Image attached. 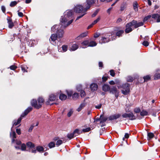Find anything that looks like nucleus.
<instances>
[{"instance_id":"obj_21","label":"nucleus","mask_w":160,"mask_h":160,"mask_svg":"<svg viewBox=\"0 0 160 160\" xmlns=\"http://www.w3.org/2000/svg\"><path fill=\"white\" fill-rule=\"evenodd\" d=\"M154 136V134L151 132H149L147 134V140L148 141L151 140Z\"/></svg>"},{"instance_id":"obj_13","label":"nucleus","mask_w":160,"mask_h":160,"mask_svg":"<svg viewBox=\"0 0 160 160\" xmlns=\"http://www.w3.org/2000/svg\"><path fill=\"white\" fill-rule=\"evenodd\" d=\"M8 23V27L10 28H12L14 26V24L11 18L9 16H8L7 18Z\"/></svg>"},{"instance_id":"obj_32","label":"nucleus","mask_w":160,"mask_h":160,"mask_svg":"<svg viewBox=\"0 0 160 160\" xmlns=\"http://www.w3.org/2000/svg\"><path fill=\"white\" fill-rule=\"evenodd\" d=\"M130 88L125 89V90H122V93L124 95H127L130 92Z\"/></svg>"},{"instance_id":"obj_16","label":"nucleus","mask_w":160,"mask_h":160,"mask_svg":"<svg viewBox=\"0 0 160 160\" xmlns=\"http://www.w3.org/2000/svg\"><path fill=\"white\" fill-rule=\"evenodd\" d=\"M98 85L95 83H92L90 86V88L92 92H94L96 91L98 89Z\"/></svg>"},{"instance_id":"obj_38","label":"nucleus","mask_w":160,"mask_h":160,"mask_svg":"<svg viewBox=\"0 0 160 160\" xmlns=\"http://www.w3.org/2000/svg\"><path fill=\"white\" fill-rule=\"evenodd\" d=\"M140 115L142 116H147L148 115V112L146 111L143 110L142 111H141Z\"/></svg>"},{"instance_id":"obj_27","label":"nucleus","mask_w":160,"mask_h":160,"mask_svg":"<svg viewBox=\"0 0 160 160\" xmlns=\"http://www.w3.org/2000/svg\"><path fill=\"white\" fill-rule=\"evenodd\" d=\"M67 98L66 95L64 94H60L59 96V98L62 101L65 100Z\"/></svg>"},{"instance_id":"obj_36","label":"nucleus","mask_w":160,"mask_h":160,"mask_svg":"<svg viewBox=\"0 0 160 160\" xmlns=\"http://www.w3.org/2000/svg\"><path fill=\"white\" fill-rule=\"evenodd\" d=\"M77 89L78 91H80V90L78 89V88ZM80 95L81 97H84L85 96L86 93L85 91L84 90H81L80 91Z\"/></svg>"},{"instance_id":"obj_41","label":"nucleus","mask_w":160,"mask_h":160,"mask_svg":"<svg viewBox=\"0 0 160 160\" xmlns=\"http://www.w3.org/2000/svg\"><path fill=\"white\" fill-rule=\"evenodd\" d=\"M22 120V118H19L17 120V121L15 122L14 123L13 125V126H14V125L16 126L19 124L21 122Z\"/></svg>"},{"instance_id":"obj_23","label":"nucleus","mask_w":160,"mask_h":160,"mask_svg":"<svg viewBox=\"0 0 160 160\" xmlns=\"http://www.w3.org/2000/svg\"><path fill=\"white\" fill-rule=\"evenodd\" d=\"M74 136L76 137L79 134H80L82 133V131L80 132L78 129H75L72 132Z\"/></svg>"},{"instance_id":"obj_17","label":"nucleus","mask_w":160,"mask_h":160,"mask_svg":"<svg viewBox=\"0 0 160 160\" xmlns=\"http://www.w3.org/2000/svg\"><path fill=\"white\" fill-rule=\"evenodd\" d=\"M102 90L104 92L109 91L110 88V86L106 84H104L102 86Z\"/></svg>"},{"instance_id":"obj_2","label":"nucleus","mask_w":160,"mask_h":160,"mask_svg":"<svg viewBox=\"0 0 160 160\" xmlns=\"http://www.w3.org/2000/svg\"><path fill=\"white\" fill-rule=\"evenodd\" d=\"M17 37L18 39H19V41L22 46V48L24 47V48H25V44L26 42H28V38L26 36V35L23 34L21 35L20 33H18V34Z\"/></svg>"},{"instance_id":"obj_7","label":"nucleus","mask_w":160,"mask_h":160,"mask_svg":"<svg viewBox=\"0 0 160 160\" xmlns=\"http://www.w3.org/2000/svg\"><path fill=\"white\" fill-rule=\"evenodd\" d=\"M109 92L115 94L116 98L118 97L119 92L116 86H113L111 88H110Z\"/></svg>"},{"instance_id":"obj_55","label":"nucleus","mask_w":160,"mask_h":160,"mask_svg":"<svg viewBox=\"0 0 160 160\" xmlns=\"http://www.w3.org/2000/svg\"><path fill=\"white\" fill-rule=\"evenodd\" d=\"M91 130V128L89 127H88L86 128H83V129H82V132H88L90 131Z\"/></svg>"},{"instance_id":"obj_59","label":"nucleus","mask_w":160,"mask_h":160,"mask_svg":"<svg viewBox=\"0 0 160 160\" xmlns=\"http://www.w3.org/2000/svg\"><path fill=\"white\" fill-rule=\"evenodd\" d=\"M17 67L15 65H12L9 68L11 70H14L15 69H17Z\"/></svg>"},{"instance_id":"obj_35","label":"nucleus","mask_w":160,"mask_h":160,"mask_svg":"<svg viewBox=\"0 0 160 160\" xmlns=\"http://www.w3.org/2000/svg\"><path fill=\"white\" fill-rule=\"evenodd\" d=\"M79 97V94L77 92H75L73 93L72 95V98L74 100H76Z\"/></svg>"},{"instance_id":"obj_49","label":"nucleus","mask_w":160,"mask_h":160,"mask_svg":"<svg viewBox=\"0 0 160 160\" xmlns=\"http://www.w3.org/2000/svg\"><path fill=\"white\" fill-rule=\"evenodd\" d=\"M55 143L53 142H51L48 144V147L50 148H52L55 147Z\"/></svg>"},{"instance_id":"obj_14","label":"nucleus","mask_w":160,"mask_h":160,"mask_svg":"<svg viewBox=\"0 0 160 160\" xmlns=\"http://www.w3.org/2000/svg\"><path fill=\"white\" fill-rule=\"evenodd\" d=\"M44 150V148L42 146H39L36 147V149L34 150L32 149L31 151V152L33 153H36L37 151L38 152H43Z\"/></svg>"},{"instance_id":"obj_46","label":"nucleus","mask_w":160,"mask_h":160,"mask_svg":"<svg viewBox=\"0 0 160 160\" xmlns=\"http://www.w3.org/2000/svg\"><path fill=\"white\" fill-rule=\"evenodd\" d=\"M87 33L85 32L81 34L78 37H77V39H79L80 38H83L87 36Z\"/></svg>"},{"instance_id":"obj_48","label":"nucleus","mask_w":160,"mask_h":160,"mask_svg":"<svg viewBox=\"0 0 160 160\" xmlns=\"http://www.w3.org/2000/svg\"><path fill=\"white\" fill-rule=\"evenodd\" d=\"M26 145L25 143H23L21 144V149L22 151H26Z\"/></svg>"},{"instance_id":"obj_1","label":"nucleus","mask_w":160,"mask_h":160,"mask_svg":"<svg viewBox=\"0 0 160 160\" xmlns=\"http://www.w3.org/2000/svg\"><path fill=\"white\" fill-rule=\"evenodd\" d=\"M85 8H84L83 6L80 5H76L74 8V11L77 13H82V14L77 18L76 21L78 20L86 14L87 11H85Z\"/></svg>"},{"instance_id":"obj_3","label":"nucleus","mask_w":160,"mask_h":160,"mask_svg":"<svg viewBox=\"0 0 160 160\" xmlns=\"http://www.w3.org/2000/svg\"><path fill=\"white\" fill-rule=\"evenodd\" d=\"M58 96L54 94H52L49 95V98L48 100L46 102V103L47 105H52L54 104V103H51V102H52L55 101L58 98Z\"/></svg>"},{"instance_id":"obj_52","label":"nucleus","mask_w":160,"mask_h":160,"mask_svg":"<svg viewBox=\"0 0 160 160\" xmlns=\"http://www.w3.org/2000/svg\"><path fill=\"white\" fill-rule=\"evenodd\" d=\"M134 112L136 113H140L141 110L139 108H136L134 109Z\"/></svg>"},{"instance_id":"obj_11","label":"nucleus","mask_w":160,"mask_h":160,"mask_svg":"<svg viewBox=\"0 0 160 160\" xmlns=\"http://www.w3.org/2000/svg\"><path fill=\"white\" fill-rule=\"evenodd\" d=\"M108 118L107 117H104L103 114L100 115V123L101 124V127H102L105 125V124L104 123L108 119Z\"/></svg>"},{"instance_id":"obj_50","label":"nucleus","mask_w":160,"mask_h":160,"mask_svg":"<svg viewBox=\"0 0 160 160\" xmlns=\"http://www.w3.org/2000/svg\"><path fill=\"white\" fill-rule=\"evenodd\" d=\"M62 48L64 52H65L68 50V47L67 45H63L62 46Z\"/></svg>"},{"instance_id":"obj_63","label":"nucleus","mask_w":160,"mask_h":160,"mask_svg":"<svg viewBox=\"0 0 160 160\" xmlns=\"http://www.w3.org/2000/svg\"><path fill=\"white\" fill-rule=\"evenodd\" d=\"M100 20V18H98L96 20H94L92 23L93 24V25H94L96 23H97Z\"/></svg>"},{"instance_id":"obj_20","label":"nucleus","mask_w":160,"mask_h":160,"mask_svg":"<svg viewBox=\"0 0 160 160\" xmlns=\"http://www.w3.org/2000/svg\"><path fill=\"white\" fill-rule=\"evenodd\" d=\"M58 38L57 36L56 35V34H53L51 36L49 40L50 42H51V41L54 42L56 40H57Z\"/></svg>"},{"instance_id":"obj_31","label":"nucleus","mask_w":160,"mask_h":160,"mask_svg":"<svg viewBox=\"0 0 160 160\" xmlns=\"http://www.w3.org/2000/svg\"><path fill=\"white\" fill-rule=\"evenodd\" d=\"M130 84L126 82L122 85V88L124 89H128V88H130Z\"/></svg>"},{"instance_id":"obj_18","label":"nucleus","mask_w":160,"mask_h":160,"mask_svg":"<svg viewBox=\"0 0 160 160\" xmlns=\"http://www.w3.org/2000/svg\"><path fill=\"white\" fill-rule=\"evenodd\" d=\"M16 35V34H13V35L8 34L7 37V40L8 41H13L15 39V35Z\"/></svg>"},{"instance_id":"obj_62","label":"nucleus","mask_w":160,"mask_h":160,"mask_svg":"<svg viewBox=\"0 0 160 160\" xmlns=\"http://www.w3.org/2000/svg\"><path fill=\"white\" fill-rule=\"evenodd\" d=\"M57 26V25H54V26H53L51 28V30H52V31L53 32H54L56 31V27Z\"/></svg>"},{"instance_id":"obj_39","label":"nucleus","mask_w":160,"mask_h":160,"mask_svg":"<svg viewBox=\"0 0 160 160\" xmlns=\"http://www.w3.org/2000/svg\"><path fill=\"white\" fill-rule=\"evenodd\" d=\"M33 41L34 42L35 41L31 40L28 42V44L29 47H31L34 46L35 44Z\"/></svg>"},{"instance_id":"obj_24","label":"nucleus","mask_w":160,"mask_h":160,"mask_svg":"<svg viewBox=\"0 0 160 160\" xmlns=\"http://www.w3.org/2000/svg\"><path fill=\"white\" fill-rule=\"evenodd\" d=\"M26 145L30 148H32L35 147V144L31 142H27Z\"/></svg>"},{"instance_id":"obj_10","label":"nucleus","mask_w":160,"mask_h":160,"mask_svg":"<svg viewBox=\"0 0 160 160\" xmlns=\"http://www.w3.org/2000/svg\"><path fill=\"white\" fill-rule=\"evenodd\" d=\"M121 116V114L118 113L117 114H114L110 116L108 118V119L110 121H112L114 120H116L120 117Z\"/></svg>"},{"instance_id":"obj_58","label":"nucleus","mask_w":160,"mask_h":160,"mask_svg":"<svg viewBox=\"0 0 160 160\" xmlns=\"http://www.w3.org/2000/svg\"><path fill=\"white\" fill-rule=\"evenodd\" d=\"M109 72H110V75L112 77H114L115 75V73L114 72V71L112 69L110 70Z\"/></svg>"},{"instance_id":"obj_33","label":"nucleus","mask_w":160,"mask_h":160,"mask_svg":"<svg viewBox=\"0 0 160 160\" xmlns=\"http://www.w3.org/2000/svg\"><path fill=\"white\" fill-rule=\"evenodd\" d=\"M32 109V108L31 107H29L28 108L26 109L24 111V114L27 115L30 111H31Z\"/></svg>"},{"instance_id":"obj_15","label":"nucleus","mask_w":160,"mask_h":160,"mask_svg":"<svg viewBox=\"0 0 160 160\" xmlns=\"http://www.w3.org/2000/svg\"><path fill=\"white\" fill-rule=\"evenodd\" d=\"M132 22H133V23L134 24L133 26H134V27L135 28L143 25V23L142 22H140L138 23L136 21L134 20H132Z\"/></svg>"},{"instance_id":"obj_56","label":"nucleus","mask_w":160,"mask_h":160,"mask_svg":"<svg viewBox=\"0 0 160 160\" xmlns=\"http://www.w3.org/2000/svg\"><path fill=\"white\" fill-rule=\"evenodd\" d=\"M142 45L145 47H147L149 45V42L146 41H144L142 43Z\"/></svg>"},{"instance_id":"obj_64","label":"nucleus","mask_w":160,"mask_h":160,"mask_svg":"<svg viewBox=\"0 0 160 160\" xmlns=\"http://www.w3.org/2000/svg\"><path fill=\"white\" fill-rule=\"evenodd\" d=\"M16 132L19 135L21 134V129L19 128L16 129Z\"/></svg>"},{"instance_id":"obj_9","label":"nucleus","mask_w":160,"mask_h":160,"mask_svg":"<svg viewBox=\"0 0 160 160\" xmlns=\"http://www.w3.org/2000/svg\"><path fill=\"white\" fill-rule=\"evenodd\" d=\"M111 35H106L105 37H103L102 38L101 40V44L107 42H108L110 41V37Z\"/></svg>"},{"instance_id":"obj_53","label":"nucleus","mask_w":160,"mask_h":160,"mask_svg":"<svg viewBox=\"0 0 160 160\" xmlns=\"http://www.w3.org/2000/svg\"><path fill=\"white\" fill-rule=\"evenodd\" d=\"M151 17V15H148L146 17H145L143 19V22H145L147 21L148 19H150Z\"/></svg>"},{"instance_id":"obj_60","label":"nucleus","mask_w":160,"mask_h":160,"mask_svg":"<svg viewBox=\"0 0 160 160\" xmlns=\"http://www.w3.org/2000/svg\"><path fill=\"white\" fill-rule=\"evenodd\" d=\"M158 15L159 14L157 13L154 14H152L151 17L152 18H153L155 19H157Z\"/></svg>"},{"instance_id":"obj_22","label":"nucleus","mask_w":160,"mask_h":160,"mask_svg":"<svg viewBox=\"0 0 160 160\" xmlns=\"http://www.w3.org/2000/svg\"><path fill=\"white\" fill-rule=\"evenodd\" d=\"M73 14L72 11L71 10H70L67 11L66 12V14H65L64 16L65 17H66V18H69L70 17H71L73 15Z\"/></svg>"},{"instance_id":"obj_44","label":"nucleus","mask_w":160,"mask_h":160,"mask_svg":"<svg viewBox=\"0 0 160 160\" xmlns=\"http://www.w3.org/2000/svg\"><path fill=\"white\" fill-rule=\"evenodd\" d=\"M154 80H157L160 78V73H156L154 75Z\"/></svg>"},{"instance_id":"obj_6","label":"nucleus","mask_w":160,"mask_h":160,"mask_svg":"<svg viewBox=\"0 0 160 160\" xmlns=\"http://www.w3.org/2000/svg\"><path fill=\"white\" fill-rule=\"evenodd\" d=\"M134 24L133 22H131L128 23H127L126 25V29L125 30V31L126 33H128L131 32L132 29L131 28V27L133 26Z\"/></svg>"},{"instance_id":"obj_8","label":"nucleus","mask_w":160,"mask_h":160,"mask_svg":"<svg viewBox=\"0 0 160 160\" xmlns=\"http://www.w3.org/2000/svg\"><path fill=\"white\" fill-rule=\"evenodd\" d=\"M38 102L37 100L36 99H33L31 101V104L34 108L38 109L41 108V106L40 105H38Z\"/></svg>"},{"instance_id":"obj_45","label":"nucleus","mask_w":160,"mask_h":160,"mask_svg":"<svg viewBox=\"0 0 160 160\" xmlns=\"http://www.w3.org/2000/svg\"><path fill=\"white\" fill-rule=\"evenodd\" d=\"M66 92H67V94L68 97H71V96H72L73 93V92L72 91H68L67 90L66 91Z\"/></svg>"},{"instance_id":"obj_28","label":"nucleus","mask_w":160,"mask_h":160,"mask_svg":"<svg viewBox=\"0 0 160 160\" xmlns=\"http://www.w3.org/2000/svg\"><path fill=\"white\" fill-rule=\"evenodd\" d=\"M138 4L137 2H135L133 3V9L135 12L138 11Z\"/></svg>"},{"instance_id":"obj_4","label":"nucleus","mask_w":160,"mask_h":160,"mask_svg":"<svg viewBox=\"0 0 160 160\" xmlns=\"http://www.w3.org/2000/svg\"><path fill=\"white\" fill-rule=\"evenodd\" d=\"M96 0H86V4L84 5L85 11H87L95 3Z\"/></svg>"},{"instance_id":"obj_19","label":"nucleus","mask_w":160,"mask_h":160,"mask_svg":"<svg viewBox=\"0 0 160 160\" xmlns=\"http://www.w3.org/2000/svg\"><path fill=\"white\" fill-rule=\"evenodd\" d=\"M37 101L38 102V105H40L41 108L43 103L45 101L44 99L42 97H39L38 98Z\"/></svg>"},{"instance_id":"obj_43","label":"nucleus","mask_w":160,"mask_h":160,"mask_svg":"<svg viewBox=\"0 0 160 160\" xmlns=\"http://www.w3.org/2000/svg\"><path fill=\"white\" fill-rule=\"evenodd\" d=\"M134 80V78L132 77L128 76L127 79V81L128 82H132Z\"/></svg>"},{"instance_id":"obj_51","label":"nucleus","mask_w":160,"mask_h":160,"mask_svg":"<svg viewBox=\"0 0 160 160\" xmlns=\"http://www.w3.org/2000/svg\"><path fill=\"white\" fill-rule=\"evenodd\" d=\"M81 44L82 45L88 46L89 44V41L88 40L84 41L81 43Z\"/></svg>"},{"instance_id":"obj_5","label":"nucleus","mask_w":160,"mask_h":160,"mask_svg":"<svg viewBox=\"0 0 160 160\" xmlns=\"http://www.w3.org/2000/svg\"><path fill=\"white\" fill-rule=\"evenodd\" d=\"M122 117L124 118H128L131 120H135L137 118L136 116L132 112L129 113H125L122 115Z\"/></svg>"},{"instance_id":"obj_30","label":"nucleus","mask_w":160,"mask_h":160,"mask_svg":"<svg viewBox=\"0 0 160 160\" xmlns=\"http://www.w3.org/2000/svg\"><path fill=\"white\" fill-rule=\"evenodd\" d=\"M108 76H103L102 77V81L98 83V84H101L102 83H104L108 79Z\"/></svg>"},{"instance_id":"obj_47","label":"nucleus","mask_w":160,"mask_h":160,"mask_svg":"<svg viewBox=\"0 0 160 160\" xmlns=\"http://www.w3.org/2000/svg\"><path fill=\"white\" fill-rule=\"evenodd\" d=\"M74 136L72 132L70 133H68L67 135V137L69 139H71L73 138Z\"/></svg>"},{"instance_id":"obj_57","label":"nucleus","mask_w":160,"mask_h":160,"mask_svg":"<svg viewBox=\"0 0 160 160\" xmlns=\"http://www.w3.org/2000/svg\"><path fill=\"white\" fill-rule=\"evenodd\" d=\"M62 143V141L61 140H58L56 143V145L58 146H59L61 145Z\"/></svg>"},{"instance_id":"obj_26","label":"nucleus","mask_w":160,"mask_h":160,"mask_svg":"<svg viewBox=\"0 0 160 160\" xmlns=\"http://www.w3.org/2000/svg\"><path fill=\"white\" fill-rule=\"evenodd\" d=\"M61 18H62L60 21L61 22L62 25H63L68 21V19L66 17H65L64 16V17H62Z\"/></svg>"},{"instance_id":"obj_42","label":"nucleus","mask_w":160,"mask_h":160,"mask_svg":"<svg viewBox=\"0 0 160 160\" xmlns=\"http://www.w3.org/2000/svg\"><path fill=\"white\" fill-rule=\"evenodd\" d=\"M19 2H17L16 1H12L10 4V6L12 7H14Z\"/></svg>"},{"instance_id":"obj_37","label":"nucleus","mask_w":160,"mask_h":160,"mask_svg":"<svg viewBox=\"0 0 160 160\" xmlns=\"http://www.w3.org/2000/svg\"><path fill=\"white\" fill-rule=\"evenodd\" d=\"M78 48V46L76 44H73L70 48L71 50L72 51H75Z\"/></svg>"},{"instance_id":"obj_61","label":"nucleus","mask_w":160,"mask_h":160,"mask_svg":"<svg viewBox=\"0 0 160 160\" xmlns=\"http://www.w3.org/2000/svg\"><path fill=\"white\" fill-rule=\"evenodd\" d=\"M99 12V10L97 9L96 10L95 12L93 13L92 15V17H95L98 14Z\"/></svg>"},{"instance_id":"obj_29","label":"nucleus","mask_w":160,"mask_h":160,"mask_svg":"<svg viewBox=\"0 0 160 160\" xmlns=\"http://www.w3.org/2000/svg\"><path fill=\"white\" fill-rule=\"evenodd\" d=\"M127 8V4L126 3H123L121 4L120 8V11L121 12L123 11Z\"/></svg>"},{"instance_id":"obj_34","label":"nucleus","mask_w":160,"mask_h":160,"mask_svg":"<svg viewBox=\"0 0 160 160\" xmlns=\"http://www.w3.org/2000/svg\"><path fill=\"white\" fill-rule=\"evenodd\" d=\"M144 82H147L151 80V77L149 75H147L143 77Z\"/></svg>"},{"instance_id":"obj_40","label":"nucleus","mask_w":160,"mask_h":160,"mask_svg":"<svg viewBox=\"0 0 160 160\" xmlns=\"http://www.w3.org/2000/svg\"><path fill=\"white\" fill-rule=\"evenodd\" d=\"M97 44V43L95 42L92 41L89 42V44L88 46L92 47L96 46Z\"/></svg>"},{"instance_id":"obj_12","label":"nucleus","mask_w":160,"mask_h":160,"mask_svg":"<svg viewBox=\"0 0 160 160\" xmlns=\"http://www.w3.org/2000/svg\"><path fill=\"white\" fill-rule=\"evenodd\" d=\"M64 31L63 30H58L56 32V35L58 38H62L63 35Z\"/></svg>"},{"instance_id":"obj_54","label":"nucleus","mask_w":160,"mask_h":160,"mask_svg":"<svg viewBox=\"0 0 160 160\" xmlns=\"http://www.w3.org/2000/svg\"><path fill=\"white\" fill-rule=\"evenodd\" d=\"M21 68L22 71L23 72H27L26 71V66L24 65H22L21 66Z\"/></svg>"},{"instance_id":"obj_25","label":"nucleus","mask_w":160,"mask_h":160,"mask_svg":"<svg viewBox=\"0 0 160 160\" xmlns=\"http://www.w3.org/2000/svg\"><path fill=\"white\" fill-rule=\"evenodd\" d=\"M124 32V31L123 30H119L116 33V36L119 37L122 36V35Z\"/></svg>"}]
</instances>
